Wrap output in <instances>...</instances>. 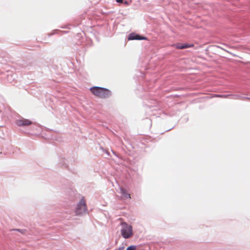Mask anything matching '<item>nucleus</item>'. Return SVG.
<instances>
[{
    "label": "nucleus",
    "mask_w": 250,
    "mask_h": 250,
    "mask_svg": "<svg viewBox=\"0 0 250 250\" xmlns=\"http://www.w3.org/2000/svg\"><path fill=\"white\" fill-rule=\"evenodd\" d=\"M124 0H116V1L118 3H122L123 2Z\"/></svg>",
    "instance_id": "obj_10"
},
{
    "label": "nucleus",
    "mask_w": 250,
    "mask_h": 250,
    "mask_svg": "<svg viewBox=\"0 0 250 250\" xmlns=\"http://www.w3.org/2000/svg\"><path fill=\"white\" fill-rule=\"evenodd\" d=\"M219 97H224V96H219Z\"/></svg>",
    "instance_id": "obj_12"
},
{
    "label": "nucleus",
    "mask_w": 250,
    "mask_h": 250,
    "mask_svg": "<svg viewBox=\"0 0 250 250\" xmlns=\"http://www.w3.org/2000/svg\"><path fill=\"white\" fill-rule=\"evenodd\" d=\"M120 189H121V192L125 198H131L130 194L127 193L125 189L123 188H121Z\"/></svg>",
    "instance_id": "obj_6"
},
{
    "label": "nucleus",
    "mask_w": 250,
    "mask_h": 250,
    "mask_svg": "<svg viewBox=\"0 0 250 250\" xmlns=\"http://www.w3.org/2000/svg\"><path fill=\"white\" fill-rule=\"evenodd\" d=\"M128 39L129 40H146V38L141 37L139 35L135 34H131L129 35Z\"/></svg>",
    "instance_id": "obj_5"
},
{
    "label": "nucleus",
    "mask_w": 250,
    "mask_h": 250,
    "mask_svg": "<svg viewBox=\"0 0 250 250\" xmlns=\"http://www.w3.org/2000/svg\"><path fill=\"white\" fill-rule=\"evenodd\" d=\"M121 225L122 226L121 233L122 236L125 239L132 237L133 235L132 227L125 222H122Z\"/></svg>",
    "instance_id": "obj_2"
},
{
    "label": "nucleus",
    "mask_w": 250,
    "mask_h": 250,
    "mask_svg": "<svg viewBox=\"0 0 250 250\" xmlns=\"http://www.w3.org/2000/svg\"><path fill=\"white\" fill-rule=\"evenodd\" d=\"M172 46H174L176 48L179 49H184V44H182L180 43H178L175 44H173Z\"/></svg>",
    "instance_id": "obj_7"
},
{
    "label": "nucleus",
    "mask_w": 250,
    "mask_h": 250,
    "mask_svg": "<svg viewBox=\"0 0 250 250\" xmlns=\"http://www.w3.org/2000/svg\"><path fill=\"white\" fill-rule=\"evenodd\" d=\"M90 91L94 95L102 99L108 98L111 95L109 89L101 87H92L90 88Z\"/></svg>",
    "instance_id": "obj_1"
},
{
    "label": "nucleus",
    "mask_w": 250,
    "mask_h": 250,
    "mask_svg": "<svg viewBox=\"0 0 250 250\" xmlns=\"http://www.w3.org/2000/svg\"><path fill=\"white\" fill-rule=\"evenodd\" d=\"M87 210L85 200L83 198L79 203L76 209L77 214H81Z\"/></svg>",
    "instance_id": "obj_3"
},
{
    "label": "nucleus",
    "mask_w": 250,
    "mask_h": 250,
    "mask_svg": "<svg viewBox=\"0 0 250 250\" xmlns=\"http://www.w3.org/2000/svg\"><path fill=\"white\" fill-rule=\"evenodd\" d=\"M136 249V246H131L129 247H128L126 249V250H135Z\"/></svg>",
    "instance_id": "obj_9"
},
{
    "label": "nucleus",
    "mask_w": 250,
    "mask_h": 250,
    "mask_svg": "<svg viewBox=\"0 0 250 250\" xmlns=\"http://www.w3.org/2000/svg\"><path fill=\"white\" fill-rule=\"evenodd\" d=\"M125 248L124 247L119 248L117 250H124Z\"/></svg>",
    "instance_id": "obj_11"
},
{
    "label": "nucleus",
    "mask_w": 250,
    "mask_h": 250,
    "mask_svg": "<svg viewBox=\"0 0 250 250\" xmlns=\"http://www.w3.org/2000/svg\"><path fill=\"white\" fill-rule=\"evenodd\" d=\"M193 46H194L193 44H188V43H184V49L187 48H189V47H192Z\"/></svg>",
    "instance_id": "obj_8"
},
{
    "label": "nucleus",
    "mask_w": 250,
    "mask_h": 250,
    "mask_svg": "<svg viewBox=\"0 0 250 250\" xmlns=\"http://www.w3.org/2000/svg\"><path fill=\"white\" fill-rule=\"evenodd\" d=\"M16 124L18 126H28L32 124V122L28 119H22L17 120Z\"/></svg>",
    "instance_id": "obj_4"
}]
</instances>
